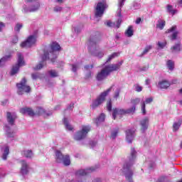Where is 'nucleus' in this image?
<instances>
[{"mask_svg": "<svg viewBox=\"0 0 182 182\" xmlns=\"http://www.w3.org/2000/svg\"><path fill=\"white\" fill-rule=\"evenodd\" d=\"M58 50H60V46L57 42H53L50 47L44 50L43 55L41 56L42 63L37 65L34 69L35 70H39L43 68L45 60H51V62H55L56 58H58Z\"/></svg>", "mask_w": 182, "mask_h": 182, "instance_id": "obj_1", "label": "nucleus"}, {"mask_svg": "<svg viewBox=\"0 0 182 182\" xmlns=\"http://www.w3.org/2000/svg\"><path fill=\"white\" fill-rule=\"evenodd\" d=\"M123 65V60H121L117 64H109L105 65L100 72L97 73L96 79L98 82H102L105 79L107 78V76L112 73V72H116L119 70Z\"/></svg>", "mask_w": 182, "mask_h": 182, "instance_id": "obj_2", "label": "nucleus"}, {"mask_svg": "<svg viewBox=\"0 0 182 182\" xmlns=\"http://www.w3.org/2000/svg\"><path fill=\"white\" fill-rule=\"evenodd\" d=\"M136 153L134 148H132L131 154L129 157V162L125 163L123 166V173L129 182H133V180L132 179V177H133V169H132V166H133L134 160L136 159Z\"/></svg>", "mask_w": 182, "mask_h": 182, "instance_id": "obj_3", "label": "nucleus"}, {"mask_svg": "<svg viewBox=\"0 0 182 182\" xmlns=\"http://www.w3.org/2000/svg\"><path fill=\"white\" fill-rule=\"evenodd\" d=\"M100 42L98 38H91L89 41L88 50L92 56L96 58H103L105 56V50L100 49L97 43Z\"/></svg>", "mask_w": 182, "mask_h": 182, "instance_id": "obj_4", "label": "nucleus"}, {"mask_svg": "<svg viewBox=\"0 0 182 182\" xmlns=\"http://www.w3.org/2000/svg\"><path fill=\"white\" fill-rule=\"evenodd\" d=\"M20 113H22V114H28V116H35V114H43L44 117H46L47 116H50L52 114V112L46 113L45 109L41 107H38L36 108V113L33 112V110L28 107H24L21 108L20 109Z\"/></svg>", "mask_w": 182, "mask_h": 182, "instance_id": "obj_5", "label": "nucleus"}, {"mask_svg": "<svg viewBox=\"0 0 182 182\" xmlns=\"http://www.w3.org/2000/svg\"><path fill=\"white\" fill-rule=\"evenodd\" d=\"M112 89H113V86L110 87L109 89H107L106 91L103 92L100 95L99 97H97L91 105L92 109H96V107H99L100 105L102 103H105V100H106V96L112 92Z\"/></svg>", "mask_w": 182, "mask_h": 182, "instance_id": "obj_6", "label": "nucleus"}, {"mask_svg": "<svg viewBox=\"0 0 182 182\" xmlns=\"http://www.w3.org/2000/svg\"><path fill=\"white\" fill-rule=\"evenodd\" d=\"M134 112H136L135 107L129 108L127 110L120 108H115L113 109L112 117L114 120H116L117 116H122V114H129L131 113H134Z\"/></svg>", "mask_w": 182, "mask_h": 182, "instance_id": "obj_7", "label": "nucleus"}, {"mask_svg": "<svg viewBox=\"0 0 182 182\" xmlns=\"http://www.w3.org/2000/svg\"><path fill=\"white\" fill-rule=\"evenodd\" d=\"M18 63L14 66H13L11 75V76H14V75H16L18 72H19V68H22V66H25V60H23V55H22V53H18Z\"/></svg>", "mask_w": 182, "mask_h": 182, "instance_id": "obj_8", "label": "nucleus"}, {"mask_svg": "<svg viewBox=\"0 0 182 182\" xmlns=\"http://www.w3.org/2000/svg\"><path fill=\"white\" fill-rule=\"evenodd\" d=\"M90 132V127L87 125H83L81 130L76 132L74 136L75 140H83L87 136V133Z\"/></svg>", "mask_w": 182, "mask_h": 182, "instance_id": "obj_9", "label": "nucleus"}, {"mask_svg": "<svg viewBox=\"0 0 182 182\" xmlns=\"http://www.w3.org/2000/svg\"><path fill=\"white\" fill-rule=\"evenodd\" d=\"M18 87V95H23V93H29L31 92V87L26 85V79L23 78L19 83L16 84Z\"/></svg>", "mask_w": 182, "mask_h": 182, "instance_id": "obj_10", "label": "nucleus"}, {"mask_svg": "<svg viewBox=\"0 0 182 182\" xmlns=\"http://www.w3.org/2000/svg\"><path fill=\"white\" fill-rule=\"evenodd\" d=\"M57 163H63L64 166H70V157L68 155L63 156L60 151H55Z\"/></svg>", "mask_w": 182, "mask_h": 182, "instance_id": "obj_11", "label": "nucleus"}, {"mask_svg": "<svg viewBox=\"0 0 182 182\" xmlns=\"http://www.w3.org/2000/svg\"><path fill=\"white\" fill-rule=\"evenodd\" d=\"M107 8L105 1H100L97 4L95 8V18H102L103 14H105V10Z\"/></svg>", "mask_w": 182, "mask_h": 182, "instance_id": "obj_12", "label": "nucleus"}, {"mask_svg": "<svg viewBox=\"0 0 182 182\" xmlns=\"http://www.w3.org/2000/svg\"><path fill=\"white\" fill-rule=\"evenodd\" d=\"M36 43V36H30L26 41L21 43V48H31Z\"/></svg>", "mask_w": 182, "mask_h": 182, "instance_id": "obj_13", "label": "nucleus"}, {"mask_svg": "<svg viewBox=\"0 0 182 182\" xmlns=\"http://www.w3.org/2000/svg\"><path fill=\"white\" fill-rule=\"evenodd\" d=\"M96 168L95 167H90L86 169H80L75 172L76 177H83L84 176H87L90 173H93Z\"/></svg>", "mask_w": 182, "mask_h": 182, "instance_id": "obj_14", "label": "nucleus"}, {"mask_svg": "<svg viewBox=\"0 0 182 182\" xmlns=\"http://www.w3.org/2000/svg\"><path fill=\"white\" fill-rule=\"evenodd\" d=\"M29 164L25 161H21V168L20 173L22 176H26L29 173Z\"/></svg>", "mask_w": 182, "mask_h": 182, "instance_id": "obj_15", "label": "nucleus"}, {"mask_svg": "<svg viewBox=\"0 0 182 182\" xmlns=\"http://www.w3.org/2000/svg\"><path fill=\"white\" fill-rule=\"evenodd\" d=\"M6 120L9 124L14 126L15 124V120H16V114L15 112H7Z\"/></svg>", "mask_w": 182, "mask_h": 182, "instance_id": "obj_16", "label": "nucleus"}, {"mask_svg": "<svg viewBox=\"0 0 182 182\" xmlns=\"http://www.w3.org/2000/svg\"><path fill=\"white\" fill-rule=\"evenodd\" d=\"M41 7V4L38 1H36L34 5L31 6L29 9L26 6L23 7V12L28 14V12H36Z\"/></svg>", "mask_w": 182, "mask_h": 182, "instance_id": "obj_17", "label": "nucleus"}, {"mask_svg": "<svg viewBox=\"0 0 182 182\" xmlns=\"http://www.w3.org/2000/svg\"><path fill=\"white\" fill-rule=\"evenodd\" d=\"M126 141L131 144L134 140V130L127 129L126 131Z\"/></svg>", "mask_w": 182, "mask_h": 182, "instance_id": "obj_18", "label": "nucleus"}, {"mask_svg": "<svg viewBox=\"0 0 182 182\" xmlns=\"http://www.w3.org/2000/svg\"><path fill=\"white\" fill-rule=\"evenodd\" d=\"M176 29H177V26H173L166 31V33H171V32H173L171 36V41H176V39H177V35H178V31H176Z\"/></svg>", "mask_w": 182, "mask_h": 182, "instance_id": "obj_19", "label": "nucleus"}, {"mask_svg": "<svg viewBox=\"0 0 182 182\" xmlns=\"http://www.w3.org/2000/svg\"><path fill=\"white\" fill-rule=\"evenodd\" d=\"M141 130L142 132H146L149 129V118L145 117L142 119L140 122Z\"/></svg>", "mask_w": 182, "mask_h": 182, "instance_id": "obj_20", "label": "nucleus"}, {"mask_svg": "<svg viewBox=\"0 0 182 182\" xmlns=\"http://www.w3.org/2000/svg\"><path fill=\"white\" fill-rule=\"evenodd\" d=\"M4 130H6V134L7 137H14L15 136V132L12 130L9 126L6 125L4 127Z\"/></svg>", "mask_w": 182, "mask_h": 182, "instance_id": "obj_21", "label": "nucleus"}, {"mask_svg": "<svg viewBox=\"0 0 182 182\" xmlns=\"http://www.w3.org/2000/svg\"><path fill=\"white\" fill-rule=\"evenodd\" d=\"M158 87L160 89H167V87H170V82L167 80H162L158 83Z\"/></svg>", "mask_w": 182, "mask_h": 182, "instance_id": "obj_22", "label": "nucleus"}, {"mask_svg": "<svg viewBox=\"0 0 182 182\" xmlns=\"http://www.w3.org/2000/svg\"><path fill=\"white\" fill-rule=\"evenodd\" d=\"M120 23H122V19H118L117 23L107 21V26H109V28H120Z\"/></svg>", "mask_w": 182, "mask_h": 182, "instance_id": "obj_23", "label": "nucleus"}, {"mask_svg": "<svg viewBox=\"0 0 182 182\" xmlns=\"http://www.w3.org/2000/svg\"><path fill=\"white\" fill-rule=\"evenodd\" d=\"M23 156L26 157V159H33V152L31 150H26L23 151Z\"/></svg>", "mask_w": 182, "mask_h": 182, "instance_id": "obj_24", "label": "nucleus"}, {"mask_svg": "<svg viewBox=\"0 0 182 182\" xmlns=\"http://www.w3.org/2000/svg\"><path fill=\"white\" fill-rule=\"evenodd\" d=\"M181 50L180 43L176 44L171 48V52L172 53H177Z\"/></svg>", "mask_w": 182, "mask_h": 182, "instance_id": "obj_25", "label": "nucleus"}, {"mask_svg": "<svg viewBox=\"0 0 182 182\" xmlns=\"http://www.w3.org/2000/svg\"><path fill=\"white\" fill-rule=\"evenodd\" d=\"M166 11L168 12V14H171V15H176L177 14V10L173 9V6L168 4L166 6Z\"/></svg>", "mask_w": 182, "mask_h": 182, "instance_id": "obj_26", "label": "nucleus"}, {"mask_svg": "<svg viewBox=\"0 0 182 182\" xmlns=\"http://www.w3.org/2000/svg\"><path fill=\"white\" fill-rule=\"evenodd\" d=\"M118 134H119V128L114 129L111 132V136L110 137L112 140H114V139H116V137H117Z\"/></svg>", "mask_w": 182, "mask_h": 182, "instance_id": "obj_27", "label": "nucleus"}, {"mask_svg": "<svg viewBox=\"0 0 182 182\" xmlns=\"http://www.w3.org/2000/svg\"><path fill=\"white\" fill-rule=\"evenodd\" d=\"M105 117L106 116L105 115V114H101L100 117L95 120L96 124L98 125L100 123L105 122Z\"/></svg>", "mask_w": 182, "mask_h": 182, "instance_id": "obj_28", "label": "nucleus"}, {"mask_svg": "<svg viewBox=\"0 0 182 182\" xmlns=\"http://www.w3.org/2000/svg\"><path fill=\"white\" fill-rule=\"evenodd\" d=\"M9 154V147L6 146L4 149V153L2 156L3 160H6L8 155Z\"/></svg>", "mask_w": 182, "mask_h": 182, "instance_id": "obj_29", "label": "nucleus"}, {"mask_svg": "<svg viewBox=\"0 0 182 182\" xmlns=\"http://www.w3.org/2000/svg\"><path fill=\"white\" fill-rule=\"evenodd\" d=\"M119 55H120V53H113L112 54L108 56L107 62H110L111 60H113L114 58H117Z\"/></svg>", "mask_w": 182, "mask_h": 182, "instance_id": "obj_30", "label": "nucleus"}, {"mask_svg": "<svg viewBox=\"0 0 182 182\" xmlns=\"http://www.w3.org/2000/svg\"><path fill=\"white\" fill-rule=\"evenodd\" d=\"M64 124L65 126V129L69 131L73 130V127L69 124V122H68V119L64 118L63 119Z\"/></svg>", "mask_w": 182, "mask_h": 182, "instance_id": "obj_31", "label": "nucleus"}, {"mask_svg": "<svg viewBox=\"0 0 182 182\" xmlns=\"http://www.w3.org/2000/svg\"><path fill=\"white\" fill-rule=\"evenodd\" d=\"M166 66L170 70H174V61L169 60L166 63Z\"/></svg>", "mask_w": 182, "mask_h": 182, "instance_id": "obj_32", "label": "nucleus"}, {"mask_svg": "<svg viewBox=\"0 0 182 182\" xmlns=\"http://www.w3.org/2000/svg\"><path fill=\"white\" fill-rule=\"evenodd\" d=\"M182 121L179 120L178 122H174L173 124V132H177L178 129H180V127L181 126Z\"/></svg>", "mask_w": 182, "mask_h": 182, "instance_id": "obj_33", "label": "nucleus"}, {"mask_svg": "<svg viewBox=\"0 0 182 182\" xmlns=\"http://www.w3.org/2000/svg\"><path fill=\"white\" fill-rule=\"evenodd\" d=\"M125 33L127 36H128V38H131V36H133V26H129Z\"/></svg>", "mask_w": 182, "mask_h": 182, "instance_id": "obj_34", "label": "nucleus"}, {"mask_svg": "<svg viewBox=\"0 0 182 182\" xmlns=\"http://www.w3.org/2000/svg\"><path fill=\"white\" fill-rule=\"evenodd\" d=\"M164 26H166V21L164 20H159V23L156 24V28L159 29H164Z\"/></svg>", "mask_w": 182, "mask_h": 182, "instance_id": "obj_35", "label": "nucleus"}, {"mask_svg": "<svg viewBox=\"0 0 182 182\" xmlns=\"http://www.w3.org/2000/svg\"><path fill=\"white\" fill-rule=\"evenodd\" d=\"M9 58H11L10 55H6L5 57H3L0 60V68H2V66H4V65H5V62H6V60H8V59H9Z\"/></svg>", "mask_w": 182, "mask_h": 182, "instance_id": "obj_36", "label": "nucleus"}, {"mask_svg": "<svg viewBox=\"0 0 182 182\" xmlns=\"http://www.w3.org/2000/svg\"><path fill=\"white\" fill-rule=\"evenodd\" d=\"M120 92H121V90L120 88H117L115 90V92L114 93V99H116V100H117V99H119V97L120 96Z\"/></svg>", "mask_w": 182, "mask_h": 182, "instance_id": "obj_37", "label": "nucleus"}, {"mask_svg": "<svg viewBox=\"0 0 182 182\" xmlns=\"http://www.w3.org/2000/svg\"><path fill=\"white\" fill-rule=\"evenodd\" d=\"M151 48H152L151 46H146L144 50V51L142 52V53L141 54V56H144V55H147V53H149L150 50H151Z\"/></svg>", "mask_w": 182, "mask_h": 182, "instance_id": "obj_38", "label": "nucleus"}, {"mask_svg": "<svg viewBox=\"0 0 182 182\" xmlns=\"http://www.w3.org/2000/svg\"><path fill=\"white\" fill-rule=\"evenodd\" d=\"M48 73L51 77H58V72L54 70H50V71H48Z\"/></svg>", "mask_w": 182, "mask_h": 182, "instance_id": "obj_39", "label": "nucleus"}, {"mask_svg": "<svg viewBox=\"0 0 182 182\" xmlns=\"http://www.w3.org/2000/svg\"><path fill=\"white\" fill-rule=\"evenodd\" d=\"M131 103L132 105H133L132 107H135V110H136V105L140 103V100L139 98H135L131 101Z\"/></svg>", "mask_w": 182, "mask_h": 182, "instance_id": "obj_40", "label": "nucleus"}, {"mask_svg": "<svg viewBox=\"0 0 182 182\" xmlns=\"http://www.w3.org/2000/svg\"><path fill=\"white\" fill-rule=\"evenodd\" d=\"M157 45L159 46V48H160V49H164L166 45H167V42H166V41H164V42L159 41Z\"/></svg>", "mask_w": 182, "mask_h": 182, "instance_id": "obj_41", "label": "nucleus"}, {"mask_svg": "<svg viewBox=\"0 0 182 182\" xmlns=\"http://www.w3.org/2000/svg\"><path fill=\"white\" fill-rule=\"evenodd\" d=\"M22 24L21 23H17L14 28L15 32H19L21 29L22 28Z\"/></svg>", "mask_w": 182, "mask_h": 182, "instance_id": "obj_42", "label": "nucleus"}, {"mask_svg": "<svg viewBox=\"0 0 182 182\" xmlns=\"http://www.w3.org/2000/svg\"><path fill=\"white\" fill-rule=\"evenodd\" d=\"M31 76H32V79H33L34 80H36V79H39V77H41V74H39V73H33Z\"/></svg>", "mask_w": 182, "mask_h": 182, "instance_id": "obj_43", "label": "nucleus"}, {"mask_svg": "<svg viewBox=\"0 0 182 182\" xmlns=\"http://www.w3.org/2000/svg\"><path fill=\"white\" fill-rule=\"evenodd\" d=\"M125 1L126 0H119V12L122 11V8L123 7V5H124Z\"/></svg>", "mask_w": 182, "mask_h": 182, "instance_id": "obj_44", "label": "nucleus"}, {"mask_svg": "<svg viewBox=\"0 0 182 182\" xmlns=\"http://www.w3.org/2000/svg\"><path fill=\"white\" fill-rule=\"evenodd\" d=\"M107 109L108 110V112H112V100L107 102Z\"/></svg>", "mask_w": 182, "mask_h": 182, "instance_id": "obj_45", "label": "nucleus"}, {"mask_svg": "<svg viewBox=\"0 0 182 182\" xmlns=\"http://www.w3.org/2000/svg\"><path fill=\"white\" fill-rule=\"evenodd\" d=\"M134 86L136 92H141V90H143V87L140 86L139 84H136Z\"/></svg>", "mask_w": 182, "mask_h": 182, "instance_id": "obj_46", "label": "nucleus"}, {"mask_svg": "<svg viewBox=\"0 0 182 182\" xmlns=\"http://www.w3.org/2000/svg\"><path fill=\"white\" fill-rule=\"evenodd\" d=\"M54 12L58 13V12H62V7L59 6H56L53 8Z\"/></svg>", "mask_w": 182, "mask_h": 182, "instance_id": "obj_47", "label": "nucleus"}, {"mask_svg": "<svg viewBox=\"0 0 182 182\" xmlns=\"http://www.w3.org/2000/svg\"><path fill=\"white\" fill-rule=\"evenodd\" d=\"M141 112L143 114H146V103L145 102H142L141 104Z\"/></svg>", "mask_w": 182, "mask_h": 182, "instance_id": "obj_48", "label": "nucleus"}, {"mask_svg": "<svg viewBox=\"0 0 182 182\" xmlns=\"http://www.w3.org/2000/svg\"><path fill=\"white\" fill-rule=\"evenodd\" d=\"M78 68H79V65L73 64L72 65V70H73V72H76V70H77Z\"/></svg>", "mask_w": 182, "mask_h": 182, "instance_id": "obj_49", "label": "nucleus"}, {"mask_svg": "<svg viewBox=\"0 0 182 182\" xmlns=\"http://www.w3.org/2000/svg\"><path fill=\"white\" fill-rule=\"evenodd\" d=\"M74 31L75 33H80V32H82V28L80 27H75L74 28Z\"/></svg>", "mask_w": 182, "mask_h": 182, "instance_id": "obj_50", "label": "nucleus"}, {"mask_svg": "<svg viewBox=\"0 0 182 182\" xmlns=\"http://www.w3.org/2000/svg\"><path fill=\"white\" fill-rule=\"evenodd\" d=\"M151 102H153V98L149 97V98L146 99V100H145V102H144V103L149 104V103H151Z\"/></svg>", "mask_w": 182, "mask_h": 182, "instance_id": "obj_51", "label": "nucleus"}, {"mask_svg": "<svg viewBox=\"0 0 182 182\" xmlns=\"http://www.w3.org/2000/svg\"><path fill=\"white\" fill-rule=\"evenodd\" d=\"M85 70H89L90 69H93V65H85Z\"/></svg>", "mask_w": 182, "mask_h": 182, "instance_id": "obj_52", "label": "nucleus"}, {"mask_svg": "<svg viewBox=\"0 0 182 182\" xmlns=\"http://www.w3.org/2000/svg\"><path fill=\"white\" fill-rule=\"evenodd\" d=\"M12 43H18V37L15 36L12 41H11Z\"/></svg>", "mask_w": 182, "mask_h": 182, "instance_id": "obj_53", "label": "nucleus"}, {"mask_svg": "<svg viewBox=\"0 0 182 182\" xmlns=\"http://www.w3.org/2000/svg\"><path fill=\"white\" fill-rule=\"evenodd\" d=\"M5 28V24L2 22H0V32L2 31V28Z\"/></svg>", "mask_w": 182, "mask_h": 182, "instance_id": "obj_54", "label": "nucleus"}, {"mask_svg": "<svg viewBox=\"0 0 182 182\" xmlns=\"http://www.w3.org/2000/svg\"><path fill=\"white\" fill-rule=\"evenodd\" d=\"M140 22H141V18H136V23L137 25H139V23H140Z\"/></svg>", "mask_w": 182, "mask_h": 182, "instance_id": "obj_55", "label": "nucleus"}, {"mask_svg": "<svg viewBox=\"0 0 182 182\" xmlns=\"http://www.w3.org/2000/svg\"><path fill=\"white\" fill-rule=\"evenodd\" d=\"M92 76V73L91 72H88V73L86 75L87 79H89V77H90Z\"/></svg>", "mask_w": 182, "mask_h": 182, "instance_id": "obj_56", "label": "nucleus"}, {"mask_svg": "<svg viewBox=\"0 0 182 182\" xmlns=\"http://www.w3.org/2000/svg\"><path fill=\"white\" fill-rule=\"evenodd\" d=\"M148 69H149V68L144 67V68H141V70H143L144 72H146V71H147Z\"/></svg>", "mask_w": 182, "mask_h": 182, "instance_id": "obj_57", "label": "nucleus"}, {"mask_svg": "<svg viewBox=\"0 0 182 182\" xmlns=\"http://www.w3.org/2000/svg\"><path fill=\"white\" fill-rule=\"evenodd\" d=\"M92 182H102V180L97 178V179H95L94 181H92Z\"/></svg>", "mask_w": 182, "mask_h": 182, "instance_id": "obj_58", "label": "nucleus"}, {"mask_svg": "<svg viewBox=\"0 0 182 182\" xmlns=\"http://www.w3.org/2000/svg\"><path fill=\"white\" fill-rule=\"evenodd\" d=\"M36 0H25L26 2H36Z\"/></svg>", "mask_w": 182, "mask_h": 182, "instance_id": "obj_59", "label": "nucleus"}, {"mask_svg": "<svg viewBox=\"0 0 182 182\" xmlns=\"http://www.w3.org/2000/svg\"><path fill=\"white\" fill-rule=\"evenodd\" d=\"M146 85H150V80H146Z\"/></svg>", "mask_w": 182, "mask_h": 182, "instance_id": "obj_60", "label": "nucleus"}, {"mask_svg": "<svg viewBox=\"0 0 182 182\" xmlns=\"http://www.w3.org/2000/svg\"><path fill=\"white\" fill-rule=\"evenodd\" d=\"M178 103L179 105H181V106H182V100H180V101H178Z\"/></svg>", "mask_w": 182, "mask_h": 182, "instance_id": "obj_61", "label": "nucleus"}, {"mask_svg": "<svg viewBox=\"0 0 182 182\" xmlns=\"http://www.w3.org/2000/svg\"><path fill=\"white\" fill-rule=\"evenodd\" d=\"M178 4H180L181 5H182V0H178Z\"/></svg>", "mask_w": 182, "mask_h": 182, "instance_id": "obj_62", "label": "nucleus"}, {"mask_svg": "<svg viewBox=\"0 0 182 182\" xmlns=\"http://www.w3.org/2000/svg\"><path fill=\"white\" fill-rule=\"evenodd\" d=\"M179 93H181V95H182V88L181 90H179Z\"/></svg>", "mask_w": 182, "mask_h": 182, "instance_id": "obj_63", "label": "nucleus"}, {"mask_svg": "<svg viewBox=\"0 0 182 182\" xmlns=\"http://www.w3.org/2000/svg\"><path fill=\"white\" fill-rule=\"evenodd\" d=\"M63 0H57V2H62Z\"/></svg>", "mask_w": 182, "mask_h": 182, "instance_id": "obj_64", "label": "nucleus"}]
</instances>
